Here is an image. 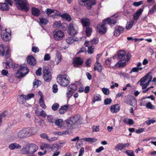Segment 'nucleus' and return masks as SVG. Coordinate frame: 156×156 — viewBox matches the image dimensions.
Returning a JSON list of instances; mask_svg holds the SVG:
<instances>
[{"instance_id": "1", "label": "nucleus", "mask_w": 156, "mask_h": 156, "mask_svg": "<svg viewBox=\"0 0 156 156\" xmlns=\"http://www.w3.org/2000/svg\"><path fill=\"white\" fill-rule=\"evenodd\" d=\"M16 2V5L19 9L23 10L26 12L30 9L29 4L26 0H14Z\"/></svg>"}, {"instance_id": "2", "label": "nucleus", "mask_w": 156, "mask_h": 156, "mask_svg": "<svg viewBox=\"0 0 156 156\" xmlns=\"http://www.w3.org/2000/svg\"><path fill=\"white\" fill-rule=\"evenodd\" d=\"M29 72V69L26 64L21 65L16 73V76L18 78H21L25 76Z\"/></svg>"}, {"instance_id": "3", "label": "nucleus", "mask_w": 156, "mask_h": 156, "mask_svg": "<svg viewBox=\"0 0 156 156\" xmlns=\"http://www.w3.org/2000/svg\"><path fill=\"white\" fill-rule=\"evenodd\" d=\"M57 82L61 85L66 87L68 85L70 82L69 78L66 75H60L57 77Z\"/></svg>"}, {"instance_id": "4", "label": "nucleus", "mask_w": 156, "mask_h": 156, "mask_svg": "<svg viewBox=\"0 0 156 156\" xmlns=\"http://www.w3.org/2000/svg\"><path fill=\"white\" fill-rule=\"evenodd\" d=\"M152 77L149 75H147L142 78L139 81L143 89H146L151 81Z\"/></svg>"}, {"instance_id": "5", "label": "nucleus", "mask_w": 156, "mask_h": 156, "mask_svg": "<svg viewBox=\"0 0 156 156\" xmlns=\"http://www.w3.org/2000/svg\"><path fill=\"white\" fill-rule=\"evenodd\" d=\"M79 118L80 117L77 115L70 118V120L67 121V128H68V129H69L75 128L76 123L78 121Z\"/></svg>"}, {"instance_id": "6", "label": "nucleus", "mask_w": 156, "mask_h": 156, "mask_svg": "<svg viewBox=\"0 0 156 156\" xmlns=\"http://www.w3.org/2000/svg\"><path fill=\"white\" fill-rule=\"evenodd\" d=\"M78 3L81 6H86L88 9H90L96 4L95 0H78Z\"/></svg>"}, {"instance_id": "7", "label": "nucleus", "mask_w": 156, "mask_h": 156, "mask_svg": "<svg viewBox=\"0 0 156 156\" xmlns=\"http://www.w3.org/2000/svg\"><path fill=\"white\" fill-rule=\"evenodd\" d=\"M104 20L101 23L98 24L97 27L96 31L101 34H105L107 31V28L106 27V24Z\"/></svg>"}, {"instance_id": "8", "label": "nucleus", "mask_w": 156, "mask_h": 156, "mask_svg": "<svg viewBox=\"0 0 156 156\" xmlns=\"http://www.w3.org/2000/svg\"><path fill=\"white\" fill-rule=\"evenodd\" d=\"M118 15L117 14H115L112 16L111 18H108L104 20V22L106 24H109L110 26L114 25L116 22Z\"/></svg>"}, {"instance_id": "9", "label": "nucleus", "mask_w": 156, "mask_h": 156, "mask_svg": "<svg viewBox=\"0 0 156 156\" xmlns=\"http://www.w3.org/2000/svg\"><path fill=\"white\" fill-rule=\"evenodd\" d=\"M13 139H15L17 138H22L27 137L25 129L17 131L14 133L13 135Z\"/></svg>"}, {"instance_id": "10", "label": "nucleus", "mask_w": 156, "mask_h": 156, "mask_svg": "<svg viewBox=\"0 0 156 156\" xmlns=\"http://www.w3.org/2000/svg\"><path fill=\"white\" fill-rule=\"evenodd\" d=\"M10 31H7V30H3L1 32V37L2 39L5 41H8L11 38V34Z\"/></svg>"}, {"instance_id": "11", "label": "nucleus", "mask_w": 156, "mask_h": 156, "mask_svg": "<svg viewBox=\"0 0 156 156\" xmlns=\"http://www.w3.org/2000/svg\"><path fill=\"white\" fill-rule=\"evenodd\" d=\"M0 55L9 57V51L8 47H5L2 44L0 46Z\"/></svg>"}, {"instance_id": "12", "label": "nucleus", "mask_w": 156, "mask_h": 156, "mask_svg": "<svg viewBox=\"0 0 156 156\" xmlns=\"http://www.w3.org/2000/svg\"><path fill=\"white\" fill-rule=\"evenodd\" d=\"M55 124L58 127L62 129H68V128H67L66 125L67 121L63 122V120L61 119H59L55 120Z\"/></svg>"}, {"instance_id": "13", "label": "nucleus", "mask_w": 156, "mask_h": 156, "mask_svg": "<svg viewBox=\"0 0 156 156\" xmlns=\"http://www.w3.org/2000/svg\"><path fill=\"white\" fill-rule=\"evenodd\" d=\"M69 34L73 35L77 33L78 28L77 26L76 25L70 23L69 25Z\"/></svg>"}, {"instance_id": "14", "label": "nucleus", "mask_w": 156, "mask_h": 156, "mask_svg": "<svg viewBox=\"0 0 156 156\" xmlns=\"http://www.w3.org/2000/svg\"><path fill=\"white\" fill-rule=\"evenodd\" d=\"M130 55H127L126 58H123V59L119 61L117 63V66H118L119 67L124 66L126 65V63L128 62L130 59Z\"/></svg>"}, {"instance_id": "15", "label": "nucleus", "mask_w": 156, "mask_h": 156, "mask_svg": "<svg viewBox=\"0 0 156 156\" xmlns=\"http://www.w3.org/2000/svg\"><path fill=\"white\" fill-rule=\"evenodd\" d=\"M43 77L44 80L47 82L50 81L51 79L52 76L51 73L48 70L44 69L43 70Z\"/></svg>"}, {"instance_id": "16", "label": "nucleus", "mask_w": 156, "mask_h": 156, "mask_svg": "<svg viewBox=\"0 0 156 156\" xmlns=\"http://www.w3.org/2000/svg\"><path fill=\"white\" fill-rule=\"evenodd\" d=\"M54 34V38L58 41L62 40L64 34V33L61 30L55 31Z\"/></svg>"}, {"instance_id": "17", "label": "nucleus", "mask_w": 156, "mask_h": 156, "mask_svg": "<svg viewBox=\"0 0 156 156\" xmlns=\"http://www.w3.org/2000/svg\"><path fill=\"white\" fill-rule=\"evenodd\" d=\"M25 130L27 137L34 135L37 133L36 129L34 127L26 128Z\"/></svg>"}, {"instance_id": "18", "label": "nucleus", "mask_w": 156, "mask_h": 156, "mask_svg": "<svg viewBox=\"0 0 156 156\" xmlns=\"http://www.w3.org/2000/svg\"><path fill=\"white\" fill-rule=\"evenodd\" d=\"M30 154H33L36 152L38 149V147L34 144H28Z\"/></svg>"}, {"instance_id": "19", "label": "nucleus", "mask_w": 156, "mask_h": 156, "mask_svg": "<svg viewBox=\"0 0 156 156\" xmlns=\"http://www.w3.org/2000/svg\"><path fill=\"white\" fill-rule=\"evenodd\" d=\"M129 145L128 143H119L115 147V149L117 151L122 150L128 147Z\"/></svg>"}, {"instance_id": "20", "label": "nucleus", "mask_w": 156, "mask_h": 156, "mask_svg": "<svg viewBox=\"0 0 156 156\" xmlns=\"http://www.w3.org/2000/svg\"><path fill=\"white\" fill-rule=\"evenodd\" d=\"M6 60L5 62H3V66L6 68H9L12 66V60L9 57L5 56Z\"/></svg>"}, {"instance_id": "21", "label": "nucleus", "mask_w": 156, "mask_h": 156, "mask_svg": "<svg viewBox=\"0 0 156 156\" xmlns=\"http://www.w3.org/2000/svg\"><path fill=\"white\" fill-rule=\"evenodd\" d=\"M143 11V9H140L133 14V18L132 20L134 21H137L140 16L141 14Z\"/></svg>"}, {"instance_id": "22", "label": "nucleus", "mask_w": 156, "mask_h": 156, "mask_svg": "<svg viewBox=\"0 0 156 156\" xmlns=\"http://www.w3.org/2000/svg\"><path fill=\"white\" fill-rule=\"evenodd\" d=\"M89 41H85L84 44V45L85 47H88L87 52L89 54H91L94 52V46L92 45H90L88 44Z\"/></svg>"}, {"instance_id": "23", "label": "nucleus", "mask_w": 156, "mask_h": 156, "mask_svg": "<svg viewBox=\"0 0 156 156\" xmlns=\"http://www.w3.org/2000/svg\"><path fill=\"white\" fill-rule=\"evenodd\" d=\"M110 108L112 113H116L119 110L120 106L118 104H116L111 105Z\"/></svg>"}, {"instance_id": "24", "label": "nucleus", "mask_w": 156, "mask_h": 156, "mask_svg": "<svg viewBox=\"0 0 156 156\" xmlns=\"http://www.w3.org/2000/svg\"><path fill=\"white\" fill-rule=\"evenodd\" d=\"M81 22L83 27H87L90 26V20L87 18H83L81 20Z\"/></svg>"}, {"instance_id": "25", "label": "nucleus", "mask_w": 156, "mask_h": 156, "mask_svg": "<svg viewBox=\"0 0 156 156\" xmlns=\"http://www.w3.org/2000/svg\"><path fill=\"white\" fill-rule=\"evenodd\" d=\"M124 30V28L121 26H119L115 29L114 31V35L115 36H118Z\"/></svg>"}, {"instance_id": "26", "label": "nucleus", "mask_w": 156, "mask_h": 156, "mask_svg": "<svg viewBox=\"0 0 156 156\" xmlns=\"http://www.w3.org/2000/svg\"><path fill=\"white\" fill-rule=\"evenodd\" d=\"M82 59L80 57H77L73 60V63L76 67L81 65L83 63Z\"/></svg>"}, {"instance_id": "27", "label": "nucleus", "mask_w": 156, "mask_h": 156, "mask_svg": "<svg viewBox=\"0 0 156 156\" xmlns=\"http://www.w3.org/2000/svg\"><path fill=\"white\" fill-rule=\"evenodd\" d=\"M62 58V56L61 53L57 51L55 53V60L56 62V65H58L61 61Z\"/></svg>"}, {"instance_id": "28", "label": "nucleus", "mask_w": 156, "mask_h": 156, "mask_svg": "<svg viewBox=\"0 0 156 156\" xmlns=\"http://www.w3.org/2000/svg\"><path fill=\"white\" fill-rule=\"evenodd\" d=\"M9 8V6L6 3H0V9L2 11H7Z\"/></svg>"}, {"instance_id": "29", "label": "nucleus", "mask_w": 156, "mask_h": 156, "mask_svg": "<svg viewBox=\"0 0 156 156\" xmlns=\"http://www.w3.org/2000/svg\"><path fill=\"white\" fill-rule=\"evenodd\" d=\"M129 54H126L125 51L120 50L119 51L118 53V56L119 59H123V58H126V55Z\"/></svg>"}, {"instance_id": "30", "label": "nucleus", "mask_w": 156, "mask_h": 156, "mask_svg": "<svg viewBox=\"0 0 156 156\" xmlns=\"http://www.w3.org/2000/svg\"><path fill=\"white\" fill-rule=\"evenodd\" d=\"M94 69L98 72L100 73L102 70V66L101 64L98 62H96L94 65Z\"/></svg>"}, {"instance_id": "31", "label": "nucleus", "mask_w": 156, "mask_h": 156, "mask_svg": "<svg viewBox=\"0 0 156 156\" xmlns=\"http://www.w3.org/2000/svg\"><path fill=\"white\" fill-rule=\"evenodd\" d=\"M27 62L30 65L32 66L34 65L36 63L34 58L31 56L28 57L27 59Z\"/></svg>"}, {"instance_id": "32", "label": "nucleus", "mask_w": 156, "mask_h": 156, "mask_svg": "<svg viewBox=\"0 0 156 156\" xmlns=\"http://www.w3.org/2000/svg\"><path fill=\"white\" fill-rule=\"evenodd\" d=\"M77 38L75 36L68 37L66 40L67 43L69 44H72L75 41H77Z\"/></svg>"}, {"instance_id": "33", "label": "nucleus", "mask_w": 156, "mask_h": 156, "mask_svg": "<svg viewBox=\"0 0 156 156\" xmlns=\"http://www.w3.org/2000/svg\"><path fill=\"white\" fill-rule=\"evenodd\" d=\"M21 148V146L20 145L16 143L11 144L9 145V148L11 150H13L15 149H20Z\"/></svg>"}, {"instance_id": "34", "label": "nucleus", "mask_w": 156, "mask_h": 156, "mask_svg": "<svg viewBox=\"0 0 156 156\" xmlns=\"http://www.w3.org/2000/svg\"><path fill=\"white\" fill-rule=\"evenodd\" d=\"M31 12L32 15L36 16H38L40 14V11L37 8L35 7H32Z\"/></svg>"}, {"instance_id": "35", "label": "nucleus", "mask_w": 156, "mask_h": 156, "mask_svg": "<svg viewBox=\"0 0 156 156\" xmlns=\"http://www.w3.org/2000/svg\"><path fill=\"white\" fill-rule=\"evenodd\" d=\"M28 144L24 146L20 150V152L22 154H30Z\"/></svg>"}, {"instance_id": "36", "label": "nucleus", "mask_w": 156, "mask_h": 156, "mask_svg": "<svg viewBox=\"0 0 156 156\" xmlns=\"http://www.w3.org/2000/svg\"><path fill=\"white\" fill-rule=\"evenodd\" d=\"M40 148L42 150L50 149L51 148V146L49 144L43 143L41 144L40 145Z\"/></svg>"}, {"instance_id": "37", "label": "nucleus", "mask_w": 156, "mask_h": 156, "mask_svg": "<svg viewBox=\"0 0 156 156\" xmlns=\"http://www.w3.org/2000/svg\"><path fill=\"white\" fill-rule=\"evenodd\" d=\"M69 129H67L65 131L58 132L55 133V135H63L66 134H69L71 133V132L69 131Z\"/></svg>"}, {"instance_id": "38", "label": "nucleus", "mask_w": 156, "mask_h": 156, "mask_svg": "<svg viewBox=\"0 0 156 156\" xmlns=\"http://www.w3.org/2000/svg\"><path fill=\"white\" fill-rule=\"evenodd\" d=\"M35 113L37 116H41L42 117H45L46 116V113L43 111H39L37 110H35Z\"/></svg>"}, {"instance_id": "39", "label": "nucleus", "mask_w": 156, "mask_h": 156, "mask_svg": "<svg viewBox=\"0 0 156 156\" xmlns=\"http://www.w3.org/2000/svg\"><path fill=\"white\" fill-rule=\"evenodd\" d=\"M123 122L129 125H132L134 123V121L132 119L127 118H125L123 120Z\"/></svg>"}, {"instance_id": "40", "label": "nucleus", "mask_w": 156, "mask_h": 156, "mask_svg": "<svg viewBox=\"0 0 156 156\" xmlns=\"http://www.w3.org/2000/svg\"><path fill=\"white\" fill-rule=\"evenodd\" d=\"M81 140L90 143H94L97 140L96 139L91 138H82Z\"/></svg>"}, {"instance_id": "41", "label": "nucleus", "mask_w": 156, "mask_h": 156, "mask_svg": "<svg viewBox=\"0 0 156 156\" xmlns=\"http://www.w3.org/2000/svg\"><path fill=\"white\" fill-rule=\"evenodd\" d=\"M134 21L133 20L128 22L126 25V28L127 30L130 29L132 27L134 24Z\"/></svg>"}, {"instance_id": "42", "label": "nucleus", "mask_w": 156, "mask_h": 156, "mask_svg": "<svg viewBox=\"0 0 156 156\" xmlns=\"http://www.w3.org/2000/svg\"><path fill=\"white\" fill-rule=\"evenodd\" d=\"M25 101L24 94L20 95L18 98V101L20 104H23V103H24V101Z\"/></svg>"}, {"instance_id": "43", "label": "nucleus", "mask_w": 156, "mask_h": 156, "mask_svg": "<svg viewBox=\"0 0 156 156\" xmlns=\"http://www.w3.org/2000/svg\"><path fill=\"white\" fill-rule=\"evenodd\" d=\"M68 106L67 105H64L61 107L59 110L60 114H63L66 112L68 108Z\"/></svg>"}, {"instance_id": "44", "label": "nucleus", "mask_w": 156, "mask_h": 156, "mask_svg": "<svg viewBox=\"0 0 156 156\" xmlns=\"http://www.w3.org/2000/svg\"><path fill=\"white\" fill-rule=\"evenodd\" d=\"M68 89L74 92L77 89L76 86L75 84H72L70 85Z\"/></svg>"}, {"instance_id": "45", "label": "nucleus", "mask_w": 156, "mask_h": 156, "mask_svg": "<svg viewBox=\"0 0 156 156\" xmlns=\"http://www.w3.org/2000/svg\"><path fill=\"white\" fill-rule=\"evenodd\" d=\"M47 118V122L49 123H53L55 122V119L51 115H48Z\"/></svg>"}, {"instance_id": "46", "label": "nucleus", "mask_w": 156, "mask_h": 156, "mask_svg": "<svg viewBox=\"0 0 156 156\" xmlns=\"http://www.w3.org/2000/svg\"><path fill=\"white\" fill-rule=\"evenodd\" d=\"M143 68H137L136 67H133L129 72L130 74H131L133 72H138L139 71H141L143 69Z\"/></svg>"}, {"instance_id": "47", "label": "nucleus", "mask_w": 156, "mask_h": 156, "mask_svg": "<svg viewBox=\"0 0 156 156\" xmlns=\"http://www.w3.org/2000/svg\"><path fill=\"white\" fill-rule=\"evenodd\" d=\"M61 16L62 18L66 19L68 21H70L71 20L70 16L67 13L62 14Z\"/></svg>"}, {"instance_id": "48", "label": "nucleus", "mask_w": 156, "mask_h": 156, "mask_svg": "<svg viewBox=\"0 0 156 156\" xmlns=\"http://www.w3.org/2000/svg\"><path fill=\"white\" fill-rule=\"evenodd\" d=\"M145 97H143L140 100V105L141 106H144L147 103V101L145 100Z\"/></svg>"}, {"instance_id": "49", "label": "nucleus", "mask_w": 156, "mask_h": 156, "mask_svg": "<svg viewBox=\"0 0 156 156\" xmlns=\"http://www.w3.org/2000/svg\"><path fill=\"white\" fill-rule=\"evenodd\" d=\"M92 31V28L91 27H86V34L87 36H90L91 34Z\"/></svg>"}, {"instance_id": "50", "label": "nucleus", "mask_w": 156, "mask_h": 156, "mask_svg": "<svg viewBox=\"0 0 156 156\" xmlns=\"http://www.w3.org/2000/svg\"><path fill=\"white\" fill-rule=\"evenodd\" d=\"M41 82L37 80H35L33 82V87L34 88H37L41 84Z\"/></svg>"}, {"instance_id": "51", "label": "nucleus", "mask_w": 156, "mask_h": 156, "mask_svg": "<svg viewBox=\"0 0 156 156\" xmlns=\"http://www.w3.org/2000/svg\"><path fill=\"white\" fill-rule=\"evenodd\" d=\"M39 19L40 23L41 24L45 25L47 24L48 22V21L45 18H40Z\"/></svg>"}, {"instance_id": "52", "label": "nucleus", "mask_w": 156, "mask_h": 156, "mask_svg": "<svg viewBox=\"0 0 156 156\" xmlns=\"http://www.w3.org/2000/svg\"><path fill=\"white\" fill-rule=\"evenodd\" d=\"M101 100V98L99 94L95 95L94 96L93 102H94L96 101H100Z\"/></svg>"}, {"instance_id": "53", "label": "nucleus", "mask_w": 156, "mask_h": 156, "mask_svg": "<svg viewBox=\"0 0 156 156\" xmlns=\"http://www.w3.org/2000/svg\"><path fill=\"white\" fill-rule=\"evenodd\" d=\"M25 100H28L31 98H33L34 96V94H30L27 95H24Z\"/></svg>"}, {"instance_id": "54", "label": "nucleus", "mask_w": 156, "mask_h": 156, "mask_svg": "<svg viewBox=\"0 0 156 156\" xmlns=\"http://www.w3.org/2000/svg\"><path fill=\"white\" fill-rule=\"evenodd\" d=\"M62 25L61 22L58 21L55 22L53 24V26L55 28H58L60 27Z\"/></svg>"}, {"instance_id": "55", "label": "nucleus", "mask_w": 156, "mask_h": 156, "mask_svg": "<svg viewBox=\"0 0 156 156\" xmlns=\"http://www.w3.org/2000/svg\"><path fill=\"white\" fill-rule=\"evenodd\" d=\"M39 102L40 105L42 108H46V106L45 105L43 99H40Z\"/></svg>"}, {"instance_id": "56", "label": "nucleus", "mask_w": 156, "mask_h": 156, "mask_svg": "<svg viewBox=\"0 0 156 156\" xmlns=\"http://www.w3.org/2000/svg\"><path fill=\"white\" fill-rule=\"evenodd\" d=\"M146 107L147 108H149L151 109H154V107L153 105H152L151 103L150 102H147L146 105Z\"/></svg>"}, {"instance_id": "57", "label": "nucleus", "mask_w": 156, "mask_h": 156, "mask_svg": "<svg viewBox=\"0 0 156 156\" xmlns=\"http://www.w3.org/2000/svg\"><path fill=\"white\" fill-rule=\"evenodd\" d=\"M125 153L129 156H135L134 154L133 151L131 150H126L125 151Z\"/></svg>"}, {"instance_id": "58", "label": "nucleus", "mask_w": 156, "mask_h": 156, "mask_svg": "<svg viewBox=\"0 0 156 156\" xmlns=\"http://www.w3.org/2000/svg\"><path fill=\"white\" fill-rule=\"evenodd\" d=\"M74 93V92L70 90H68V91L66 93V97L69 98H70Z\"/></svg>"}, {"instance_id": "59", "label": "nucleus", "mask_w": 156, "mask_h": 156, "mask_svg": "<svg viewBox=\"0 0 156 156\" xmlns=\"http://www.w3.org/2000/svg\"><path fill=\"white\" fill-rule=\"evenodd\" d=\"M102 91L105 95H108L109 94L110 91L109 89L107 88H103L102 89Z\"/></svg>"}, {"instance_id": "60", "label": "nucleus", "mask_w": 156, "mask_h": 156, "mask_svg": "<svg viewBox=\"0 0 156 156\" xmlns=\"http://www.w3.org/2000/svg\"><path fill=\"white\" fill-rule=\"evenodd\" d=\"M59 107V105L57 103H54L52 106V109L54 111H56Z\"/></svg>"}, {"instance_id": "61", "label": "nucleus", "mask_w": 156, "mask_h": 156, "mask_svg": "<svg viewBox=\"0 0 156 156\" xmlns=\"http://www.w3.org/2000/svg\"><path fill=\"white\" fill-rule=\"evenodd\" d=\"M59 146L57 144H54L52 147H51V149L52 150L54 151H57L58 150Z\"/></svg>"}, {"instance_id": "62", "label": "nucleus", "mask_w": 156, "mask_h": 156, "mask_svg": "<svg viewBox=\"0 0 156 156\" xmlns=\"http://www.w3.org/2000/svg\"><path fill=\"white\" fill-rule=\"evenodd\" d=\"M112 101V100L110 98H107L104 100V104L105 105H107L110 104Z\"/></svg>"}, {"instance_id": "63", "label": "nucleus", "mask_w": 156, "mask_h": 156, "mask_svg": "<svg viewBox=\"0 0 156 156\" xmlns=\"http://www.w3.org/2000/svg\"><path fill=\"white\" fill-rule=\"evenodd\" d=\"M156 121L154 119H150L145 121V122L147 125H150L151 123L153 124Z\"/></svg>"}, {"instance_id": "64", "label": "nucleus", "mask_w": 156, "mask_h": 156, "mask_svg": "<svg viewBox=\"0 0 156 156\" xmlns=\"http://www.w3.org/2000/svg\"><path fill=\"white\" fill-rule=\"evenodd\" d=\"M52 90L53 92L55 93H56L57 92L58 89L56 84H54L53 85L52 87Z\"/></svg>"}]
</instances>
